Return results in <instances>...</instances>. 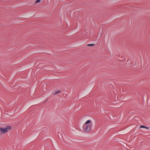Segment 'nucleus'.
<instances>
[{"instance_id": "obj_1", "label": "nucleus", "mask_w": 150, "mask_h": 150, "mask_svg": "<svg viewBox=\"0 0 150 150\" xmlns=\"http://www.w3.org/2000/svg\"><path fill=\"white\" fill-rule=\"evenodd\" d=\"M92 126V123L90 124L89 125L84 124L83 126V132L86 133L89 132L91 130Z\"/></svg>"}, {"instance_id": "obj_2", "label": "nucleus", "mask_w": 150, "mask_h": 150, "mask_svg": "<svg viewBox=\"0 0 150 150\" xmlns=\"http://www.w3.org/2000/svg\"><path fill=\"white\" fill-rule=\"evenodd\" d=\"M11 129L12 127L11 126L7 125L4 128L0 127V132L3 134L8 132V131L11 130Z\"/></svg>"}, {"instance_id": "obj_3", "label": "nucleus", "mask_w": 150, "mask_h": 150, "mask_svg": "<svg viewBox=\"0 0 150 150\" xmlns=\"http://www.w3.org/2000/svg\"><path fill=\"white\" fill-rule=\"evenodd\" d=\"M114 98L113 97V101L115 102V103H117L119 102V95L118 92H114Z\"/></svg>"}, {"instance_id": "obj_4", "label": "nucleus", "mask_w": 150, "mask_h": 150, "mask_svg": "<svg viewBox=\"0 0 150 150\" xmlns=\"http://www.w3.org/2000/svg\"><path fill=\"white\" fill-rule=\"evenodd\" d=\"M132 66H133L134 68H136L139 66V62L138 61H134L132 63Z\"/></svg>"}, {"instance_id": "obj_5", "label": "nucleus", "mask_w": 150, "mask_h": 150, "mask_svg": "<svg viewBox=\"0 0 150 150\" xmlns=\"http://www.w3.org/2000/svg\"><path fill=\"white\" fill-rule=\"evenodd\" d=\"M91 120H87L84 124H86H86L87 125H89L90 124H89V123L91 124Z\"/></svg>"}, {"instance_id": "obj_6", "label": "nucleus", "mask_w": 150, "mask_h": 150, "mask_svg": "<svg viewBox=\"0 0 150 150\" xmlns=\"http://www.w3.org/2000/svg\"><path fill=\"white\" fill-rule=\"evenodd\" d=\"M140 128H145L147 129H149V127H146L144 125H141V126H140Z\"/></svg>"}, {"instance_id": "obj_7", "label": "nucleus", "mask_w": 150, "mask_h": 150, "mask_svg": "<svg viewBox=\"0 0 150 150\" xmlns=\"http://www.w3.org/2000/svg\"><path fill=\"white\" fill-rule=\"evenodd\" d=\"M60 92V91L59 90H57L56 91V92L54 93V95H56L58 93H59Z\"/></svg>"}, {"instance_id": "obj_8", "label": "nucleus", "mask_w": 150, "mask_h": 150, "mask_svg": "<svg viewBox=\"0 0 150 150\" xmlns=\"http://www.w3.org/2000/svg\"><path fill=\"white\" fill-rule=\"evenodd\" d=\"M95 45V44H88L87 45V46H93Z\"/></svg>"}, {"instance_id": "obj_9", "label": "nucleus", "mask_w": 150, "mask_h": 150, "mask_svg": "<svg viewBox=\"0 0 150 150\" xmlns=\"http://www.w3.org/2000/svg\"><path fill=\"white\" fill-rule=\"evenodd\" d=\"M41 0H36L35 3H39Z\"/></svg>"}, {"instance_id": "obj_10", "label": "nucleus", "mask_w": 150, "mask_h": 150, "mask_svg": "<svg viewBox=\"0 0 150 150\" xmlns=\"http://www.w3.org/2000/svg\"><path fill=\"white\" fill-rule=\"evenodd\" d=\"M47 100H47L45 101L44 102V103H45Z\"/></svg>"}]
</instances>
